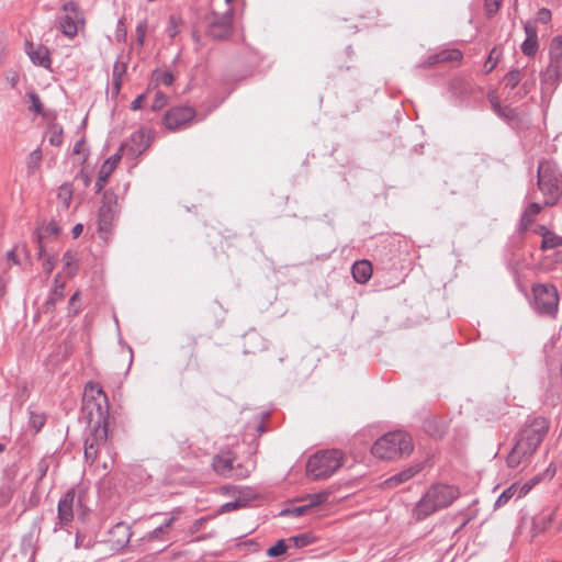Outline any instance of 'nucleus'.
<instances>
[{"label":"nucleus","mask_w":562,"mask_h":562,"mask_svg":"<svg viewBox=\"0 0 562 562\" xmlns=\"http://www.w3.org/2000/svg\"><path fill=\"white\" fill-rule=\"evenodd\" d=\"M550 428V422L543 416L528 420L516 435V441L506 458L509 469L527 464L535 454Z\"/></svg>","instance_id":"nucleus-1"},{"label":"nucleus","mask_w":562,"mask_h":562,"mask_svg":"<svg viewBox=\"0 0 562 562\" xmlns=\"http://www.w3.org/2000/svg\"><path fill=\"white\" fill-rule=\"evenodd\" d=\"M459 495V488L453 485L435 484L416 504L413 514L417 520H423L432 513L451 505Z\"/></svg>","instance_id":"nucleus-2"},{"label":"nucleus","mask_w":562,"mask_h":562,"mask_svg":"<svg viewBox=\"0 0 562 562\" xmlns=\"http://www.w3.org/2000/svg\"><path fill=\"white\" fill-rule=\"evenodd\" d=\"M412 438L404 431H391L380 437L372 446V454L384 460L408 456L413 451Z\"/></svg>","instance_id":"nucleus-3"},{"label":"nucleus","mask_w":562,"mask_h":562,"mask_svg":"<svg viewBox=\"0 0 562 562\" xmlns=\"http://www.w3.org/2000/svg\"><path fill=\"white\" fill-rule=\"evenodd\" d=\"M344 453L338 449L322 450L308 458L306 471L313 480L333 475L341 465Z\"/></svg>","instance_id":"nucleus-4"},{"label":"nucleus","mask_w":562,"mask_h":562,"mask_svg":"<svg viewBox=\"0 0 562 562\" xmlns=\"http://www.w3.org/2000/svg\"><path fill=\"white\" fill-rule=\"evenodd\" d=\"M82 409L88 413L90 422L108 420V397L102 387L89 382L86 384L82 395Z\"/></svg>","instance_id":"nucleus-5"},{"label":"nucleus","mask_w":562,"mask_h":562,"mask_svg":"<svg viewBox=\"0 0 562 562\" xmlns=\"http://www.w3.org/2000/svg\"><path fill=\"white\" fill-rule=\"evenodd\" d=\"M532 308L541 316L554 318L559 310V293L552 284H536L532 286Z\"/></svg>","instance_id":"nucleus-6"},{"label":"nucleus","mask_w":562,"mask_h":562,"mask_svg":"<svg viewBox=\"0 0 562 562\" xmlns=\"http://www.w3.org/2000/svg\"><path fill=\"white\" fill-rule=\"evenodd\" d=\"M538 188L544 194V205H554L560 198V179L548 161H541L538 166Z\"/></svg>","instance_id":"nucleus-7"},{"label":"nucleus","mask_w":562,"mask_h":562,"mask_svg":"<svg viewBox=\"0 0 562 562\" xmlns=\"http://www.w3.org/2000/svg\"><path fill=\"white\" fill-rule=\"evenodd\" d=\"M119 214V198L113 190L103 193L101 206L98 212V232L105 238L111 232L113 223Z\"/></svg>","instance_id":"nucleus-8"},{"label":"nucleus","mask_w":562,"mask_h":562,"mask_svg":"<svg viewBox=\"0 0 562 562\" xmlns=\"http://www.w3.org/2000/svg\"><path fill=\"white\" fill-rule=\"evenodd\" d=\"M234 10L228 7L223 14L212 12L206 15V35L213 40L222 41L232 35Z\"/></svg>","instance_id":"nucleus-9"},{"label":"nucleus","mask_w":562,"mask_h":562,"mask_svg":"<svg viewBox=\"0 0 562 562\" xmlns=\"http://www.w3.org/2000/svg\"><path fill=\"white\" fill-rule=\"evenodd\" d=\"M108 420H95L85 441V459L92 464L102 448H108Z\"/></svg>","instance_id":"nucleus-10"},{"label":"nucleus","mask_w":562,"mask_h":562,"mask_svg":"<svg viewBox=\"0 0 562 562\" xmlns=\"http://www.w3.org/2000/svg\"><path fill=\"white\" fill-rule=\"evenodd\" d=\"M213 469L216 473L233 479H245L251 470L243 464L235 465V458L232 452H223L213 459Z\"/></svg>","instance_id":"nucleus-11"},{"label":"nucleus","mask_w":562,"mask_h":562,"mask_svg":"<svg viewBox=\"0 0 562 562\" xmlns=\"http://www.w3.org/2000/svg\"><path fill=\"white\" fill-rule=\"evenodd\" d=\"M59 27L64 35L75 37L78 33V24L83 22L78 5L68 1L63 5V14L58 18Z\"/></svg>","instance_id":"nucleus-12"},{"label":"nucleus","mask_w":562,"mask_h":562,"mask_svg":"<svg viewBox=\"0 0 562 562\" xmlns=\"http://www.w3.org/2000/svg\"><path fill=\"white\" fill-rule=\"evenodd\" d=\"M195 116V110L191 106H175L164 115V125L169 131L186 127Z\"/></svg>","instance_id":"nucleus-13"},{"label":"nucleus","mask_w":562,"mask_h":562,"mask_svg":"<svg viewBox=\"0 0 562 562\" xmlns=\"http://www.w3.org/2000/svg\"><path fill=\"white\" fill-rule=\"evenodd\" d=\"M75 498L76 493L70 488L59 499L57 505V522L55 524L54 531L67 527L72 521Z\"/></svg>","instance_id":"nucleus-14"},{"label":"nucleus","mask_w":562,"mask_h":562,"mask_svg":"<svg viewBox=\"0 0 562 562\" xmlns=\"http://www.w3.org/2000/svg\"><path fill=\"white\" fill-rule=\"evenodd\" d=\"M150 145L149 133L145 130L134 132L130 139L121 146L120 150H126L132 157L143 154Z\"/></svg>","instance_id":"nucleus-15"},{"label":"nucleus","mask_w":562,"mask_h":562,"mask_svg":"<svg viewBox=\"0 0 562 562\" xmlns=\"http://www.w3.org/2000/svg\"><path fill=\"white\" fill-rule=\"evenodd\" d=\"M560 64L561 61L550 58L549 65L541 74V83L546 89L554 90L562 80V68Z\"/></svg>","instance_id":"nucleus-16"},{"label":"nucleus","mask_w":562,"mask_h":562,"mask_svg":"<svg viewBox=\"0 0 562 562\" xmlns=\"http://www.w3.org/2000/svg\"><path fill=\"white\" fill-rule=\"evenodd\" d=\"M422 470H423V463H420V462L414 463V464L409 465L408 468L402 470L401 472H398V473L390 476L389 479H386L383 482V486L385 488L396 487V486L407 482L412 477H414Z\"/></svg>","instance_id":"nucleus-17"},{"label":"nucleus","mask_w":562,"mask_h":562,"mask_svg":"<svg viewBox=\"0 0 562 562\" xmlns=\"http://www.w3.org/2000/svg\"><path fill=\"white\" fill-rule=\"evenodd\" d=\"M120 160H121V154L116 153V154L112 155L111 157H109L103 162V165L101 166V168L99 170L98 179H97V182L94 186L97 193H100L103 190L111 173L114 171V169L116 168Z\"/></svg>","instance_id":"nucleus-18"},{"label":"nucleus","mask_w":562,"mask_h":562,"mask_svg":"<svg viewBox=\"0 0 562 562\" xmlns=\"http://www.w3.org/2000/svg\"><path fill=\"white\" fill-rule=\"evenodd\" d=\"M25 50L33 64L44 68L50 67L52 61L47 47L26 42Z\"/></svg>","instance_id":"nucleus-19"},{"label":"nucleus","mask_w":562,"mask_h":562,"mask_svg":"<svg viewBox=\"0 0 562 562\" xmlns=\"http://www.w3.org/2000/svg\"><path fill=\"white\" fill-rule=\"evenodd\" d=\"M132 530L128 524L126 522H117L110 530V541L116 548H124L131 540Z\"/></svg>","instance_id":"nucleus-20"},{"label":"nucleus","mask_w":562,"mask_h":562,"mask_svg":"<svg viewBox=\"0 0 562 562\" xmlns=\"http://www.w3.org/2000/svg\"><path fill=\"white\" fill-rule=\"evenodd\" d=\"M352 277L358 283H366L372 276V266L368 260L356 261L351 269Z\"/></svg>","instance_id":"nucleus-21"},{"label":"nucleus","mask_w":562,"mask_h":562,"mask_svg":"<svg viewBox=\"0 0 562 562\" xmlns=\"http://www.w3.org/2000/svg\"><path fill=\"white\" fill-rule=\"evenodd\" d=\"M541 210L542 206L539 203L532 202L528 204L520 217V231H527L528 227L533 223L535 216L538 215Z\"/></svg>","instance_id":"nucleus-22"},{"label":"nucleus","mask_w":562,"mask_h":562,"mask_svg":"<svg viewBox=\"0 0 562 562\" xmlns=\"http://www.w3.org/2000/svg\"><path fill=\"white\" fill-rule=\"evenodd\" d=\"M183 25V19L178 13H172L166 26V33L170 38H175L179 33L180 29Z\"/></svg>","instance_id":"nucleus-23"},{"label":"nucleus","mask_w":562,"mask_h":562,"mask_svg":"<svg viewBox=\"0 0 562 562\" xmlns=\"http://www.w3.org/2000/svg\"><path fill=\"white\" fill-rule=\"evenodd\" d=\"M559 246H562V237L553 234L550 231H546V233H542L541 249H553Z\"/></svg>","instance_id":"nucleus-24"},{"label":"nucleus","mask_w":562,"mask_h":562,"mask_svg":"<svg viewBox=\"0 0 562 562\" xmlns=\"http://www.w3.org/2000/svg\"><path fill=\"white\" fill-rule=\"evenodd\" d=\"M249 498L245 496H239L235 501L227 502L223 504L220 508V513H229L233 510H237L244 508L248 505Z\"/></svg>","instance_id":"nucleus-25"},{"label":"nucleus","mask_w":562,"mask_h":562,"mask_svg":"<svg viewBox=\"0 0 562 562\" xmlns=\"http://www.w3.org/2000/svg\"><path fill=\"white\" fill-rule=\"evenodd\" d=\"M72 186L70 183H63L58 189V199L63 203L65 209L70 206L72 200Z\"/></svg>","instance_id":"nucleus-26"},{"label":"nucleus","mask_w":562,"mask_h":562,"mask_svg":"<svg viewBox=\"0 0 562 562\" xmlns=\"http://www.w3.org/2000/svg\"><path fill=\"white\" fill-rule=\"evenodd\" d=\"M538 49V40L536 31H532V36H527V38L521 44V50L527 56H532L536 54Z\"/></svg>","instance_id":"nucleus-27"},{"label":"nucleus","mask_w":562,"mask_h":562,"mask_svg":"<svg viewBox=\"0 0 562 562\" xmlns=\"http://www.w3.org/2000/svg\"><path fill=\"white\" fill-rule=\"evenodd\" d=\"M440 64L448 61H459L462 58V53L459 49H443L437 53Z\"/></svg>","instance_id":"nucleus-28"},{"label":"nucleus","mask_w":562,"mask_h":562,"mask_svg":"<svg viewBox=\"0 0 562 562\" xmlns=\"http://www.w3.org/2000/svg\"><path fill=\"white\" fill-rule=\"evenodd\" d=\"M550 58L562 63V36L554 37L550 43Z\"/></svg>","instance_id":"nucleus-29"},{"label":"nucleus","mask_w":562,"mask_h":562,"mask_svg":"<svg viewBox=\"0 0 562 562\" xmlns=\"http://www.w3.org/2000/svg\"><path fill=\"white\" fill-rule=\"evenodd\" d=\"M328 498V494L326 492H319L315 494H307L304 498H302L304 502H306V505L308 508L316 507L323 503H325Z\"/></svg>","instance_id":"nucleus-30"},{"label":"nucleus","mask_w":562,"mask_h":562,"mask_svg":"<svg viewBox=\"0 0 562 562\" xmlns=\"http://www.w3.org/2000/svg\"><path fill=\"white\" fill-rule=\"evenodd\" d=\"M60 232L58 224L55 221L49 222L47 225L38 229V239L57 236Z\"/></svg>","instance_id":"nucleus-31"},{"label":"nucleus","mask_w":562,"mask_h":562,"mask_svg":"<svg viewBox=\"0 0 562 562\" xmlns=\"http://www.w3.org/2000/svg\"><path fill=\"white\" fill-rule=\"evenodd\" d=\"M517 485L513 484L502 492L495 502V507H502L516 494Z\"/></svg>","instance_id":"nucleus-32"},{"label":"nucleus","mask_w":562,"mask_h":562,"mask_svg":"<svg viewBox=\"0 0 562 562\" xmlns=\"http://www.w3.org/2000/svg\"><path fill=\"white\" fill-rule=\"evenodd\" d=\"M26 97L31 103L30 109L36 114L42 113L43 104L41 102L40 95L34 90H30L26 92Z\"/></svg>","instance_id":"nucleus-33"},{"label":"nucleus","mask_w":562,"mask_h":562,"mask_svg":"<svg viewBox=\"0 0 562 562\" xmlns=\"http://www.w3.org/2000/svg\"><path fill=\"white\" fill-rule=\"evenodd\" d=\"M147 29H148V23L146 20L139 21L138 24L136 25V30H135L136 42L139 47H143L145 44Z\"/></svg>","instance_id":"nucleus-34"},{"label":"nucleus","mask_w":562,"mask_h":562,"mask_svg":"<svg viewBox=\"0 0 562 562\" xmlns=\"http://www.w3.org/2000/svg\"><path fill=\"white\" fill-rule=\"evenodd\" d=\"M521 80L520 70L514 69L506 74L504 77L505 85L512 89L516 88Z\"/></svg>","instance_id":"nucleus-35"},{"label":"nucleus","mask_w":562,"mask_h":562,"mask_svg":"<svg viewBox=\"0 0 562 562\" xmlns=\"http://www.w3.org/2000/svg\"><path fill=\"white\" fill-rule=\"evenodd\" d=\"M42 160V151L40 148L34 149L27 158V168L30 172H33Z\"/></svg>","instance_id":"nucleus-36"},{"label":"nucleus","mask_w":562,"mask_h":562,"mask_svg":"<svg viewBox=\"0 0 562 562\" xmlns=\"http://www.w3.org/2000/svg\"><path fill=\"white\" fill-rule=\"evenodd\" d=\"M310 512V508L306 504L301 506H295L292 508L284 509L280 513L282 516H293V517H301Z\"/></svg>","instance_id":"nucleus-37"},{"label":"nucleus","mask_w":562,"mask_h":562,"mask_svg":"<svg viewBox=\"0 0 562 562\" xmlns=\"http://www.w3.org/2000/svg\"><path fill=\"white\" fill-rule=\"evenodd\" d=\"M290 541L293 542L294 547L303 548L313 542V537L308 533H301V535L291 537Z\"/></svg>","instance_id":"nucleus-38"},{"label":"nucleus","mask_w":562,"mask_h":562,"mask_svg":"<svg viewBox=\"0 0 562 562\" xmlns=\"http://www.w3.org/2000/svg\"><path fill=\"white\" fill-rule=\"evenodd\" d=\"M288 547L283 539L279 540L274 546L270 547L267 551L269 557H279L286 551Z\"/></svg>","instance_id":"nucleus-39"},{"label":"nucleus","mask_w":562,"mask_h":562,"mask_svg":"<svg viewBox=\"0 0 562 562\" xmlns=\"http://www.w3.org/2000/svg\"><path fill=\"white\" fill-rule=\"evenodd\" d=\"M49 144L53 146H59L63 143V130L56 126L52 127L49 131Z\"/></svg>","instance_id":"nucleus-40"},{"label":"nucleus","mask_w":562,"mask_h":562,"mask_svg":"<svg viewBox=\"0 0 562 562\" xmlns=\"http://www.w3.org/2000/svg\"><path fill=\"white\" fill-rule=\"evenodd\" d=\"M250 342H258L259 345V348H262L263 347V342H262V339L259 337V335L255 331L252 333H248L246 336H245V347H247L248 344ZM245 352H255V350L252 349H249V348H246L245 349Z\"/></svg>","instance_id":"nucleus-41"},{"label":"nucleus","mask_w":562,"mask_h":562,"mask_svg":"<svg viewBox=\"0 0 562 562\" xmlns=\"http://www.w3.org/2000/svg\"><path fill=\"white\" fill-rule=\"evenodd\" d=\"M114 35H115V40L117 42H124L126 40L127 32H126L123 19H120L117 21V25H116Z\"/></svg>","instance_id":"nucleus-42"},{"label":"nucleus","mask_w":562,"mask_h":562,"mask_svg":"<svg viewBox=\"0 0 562 562\" xmlns=\"http://www.w3.org/2000/svg\"><path fill=\"white\" fill-rule=\"evenodd\" d=\"M48 468H49V463L48 461L43 458L38 461L37 465H36V471H37V481H42L44 479V476L46 475L47 471H48Z\"/></svg>","instance_id":"nucleus-43"},{"label":"nucleus","mask_w":562,"mask_h":562,"mask_svg":"<svg viewBox=\"0 0 562 562\" xmlns=\"http://www.w3.org/2000/svg\"><path fill=\"white\" fill-rule=\"evenodd\" d=\"M175 78H173V75L171 72H168V71H165V72H159L156 77V81L160 85H164V86H171L172 82H173Z\"/></svg>","instance_id":"nucleus-44"},{"label":"nucleus","mask_w":562,"mask_h":562,"mask_svg":"<svg viewBox=\"0 0 562 562\" xmlns=\"http://www.w3.org/2000/svg\"><path fill=\"white\" fill-rule=\"evenodd\" d=\"M44 423H45V418L43 415H38V414H34V413L31 414V425L35 429L36 432L42 429V427L44 426Z\"/></svg>","instance_id":"nucleus-45"},{"label":"nucleus","mask_w":562,"mask_h":562,"mask_svg":"<svg viewBox=\"0 0 562 562\" xmlns=\"http://www.w3.org/2000/svg\"><path fill=\"white\" fill-rule=\"evenodd\" d=\"M502 0H484V5L487 14H494L499 9Z\"/></svg>","instance_id":"nucleus-46"},{"label":"nucleus","mask_w":562,"mask_h":562,"mask_svg":"<svg viewBox=\"0 0 562 562\" xmlns=\"http://www.w3.org/2000/svg\"><path fill=\"white\" fill-rule=\"evenodd\" d=\"M537 482H538V479L536 477V479L531 480L530 482L525 483L519 488L517 487L518 497L520 498V497H524L525 495H527Z\"/></svg>","instance_id":"nucleus-47"},{"label":"nucleus","mask_w":562,"mask_h":562,"mask_svg":"<svg viewBox=\"0 0 562 562\" xmlns=\"http://www.w3.org/2000/svg\"><path fill=\"white\" fill-rule=\"evenodd\" d=\"M179 514H180V509L173 510L171 513V516L164 524L160 525L165 531L168 530L172 526V524L178 518Z\"/></svg>","instance_id":"nucleus-48"},{"label":"nucleus","mask_w":562,"mask_h":562,"mask_svg":"<svg viewBox=\"0 0 562 562\" xmlns=\"http://www.w3.org/2000/svg\"><path fill=\"white\" fill-rule=\"evenodd\" d=\"M63 261L65 262V266L67 268H70L72 266V263H75L77 261L76 254H74L70 250L66 251L63 256Z\"/></svg>","instance_id":"nucleus-49"},{"label":"nucleus","mask_w":562,"mask_h":562,"mask_svg":"<svg viewBox=\"0 0 562 562\" xmlns=\"http://www.w3.org/2000/svg\"><path fill=\"white\" fill-rule=\"evenodd\" d=\"M437 64H440V61H439V58H437V53H436V54L428 56L427 59L418 66L426 68V67H432Z\"/></svg>","instance_id":"nucleus-50"},{"label":"nucleus","mask_w":562,"mask_h":562,"mask_svg":"<svg viewBox=\"0 0 562 562\" xmlns=\"http://www.w3.org/2000/svg\"><path fill=\"white\" fill-rule=\"evenodd\" d=\"M539 21L542 23H548L551 20V11L549 9L542 8L538 12Z\"/></svg>","instance_id":"nucleus-51"},{"label":"nucleus","mask_w":562,"mask_h":562,"mask_svg":"<svg viewBox=\"0 0 562 562\" xmlns=\"http://www.w3.org/2000/svg\"><path fill=\"white\" fill-rule=\"evenodd\" d=\"M124 72L125 66H120L119 64H115L113 67V79H122Z\"/></svg>","instance_id":"nucleus-52"},{"label":"nucleus","mask_w":562,"mask_h":562,"mask_svg":"<svg viewBox=\"0 0 562 562\" xmlns=\"http://www.w3.org/2000/svg\"><path fill=\"white\" fill-rule=\"evenodd\" d=\"M144 99H145L144 94L138 95L136 99H134L132 101L131 109L134 111L139 110L143 105Z\"/></svg>","instance_id":"nucleus-53"},{"label":"nucleus","mask_w":562,"mask_h":562,"mask_svg":"<svg viewBox=\"0 0 562 562\" xmlns=\"http://www.w3.org/2000/svg\"><path fill=\"white\" fill-rule=\"evenodd\" d=\"M164 532H166L161 526H158L157 528H155L153 531H150L148 533V537L147 539L148 540H154V539H157L160 537V535H162Z\"/></svg>","instance_id":"nucleus-54"},{"label":"nucleus","mask_w":562,"mask_h":562,"mask_svg":"<svg viewBox=\"0 0 562 562\" xmlns=\"http://www.w3.org/2000/svg\"><path fill=\"white\" fill-rule=\"evenodd\" d=\"M493 106H494V110L497 112V114H498V115H501V116H506V117H508L509 115H508V113H507V112H512V110H510V109H508V108H502L499 104H496V103H495V104H493Z\"/></svg>","instance_id":"nucleus-55"},{"label":"nucleus","mask_w":562,"mask_h":562,"mask_svg":"<svg viewBox=\"0 0 562 562\" xmlns=\"http://www.w3.org/2000/svg\"><path fill=\"white\" fill-rule=\"evenodd\" d=\"M43 268L44 270L47 272V273H50L54 268H55V263H54V260L52 258H47L44 262H43Z\"/></svg>","instance_id":"nucleus-56"},{"label":"nucleus","mask_w":562,"mask_h":562,"mask_svg":"<svg viewBox=\"0 0 562 562\" xmlns=\"http://www.w3.org/2000/svg\"><path fill=\"white\" fill-rule=\"evenodd\" d=\"M495 53V49H493L491 53H490V56L487 58V61L485 64V67H487V72L492 71L494 68H495V65L496 63L493 61V54Z\"/></svg>","instance_id":"nucleus-57"},{"label":"nucleus","mask_w":562,"mask_h":562,"mask_svg":"<svg viewBox=\"0 0 562 562\" xmlns=\"http://www.w3.org/2000/svg\"><path fill=\"white\" fill-rule=\"evenodd\" d=\"M82 231H83L82 224H76L71 229L72 237L78 238L81 235Z\"/></svg>","instance_id":"nucleus-58"},{"label":"nucleus","mask_w":562,"mask_h":562,"mask_svg":"<svg viewBox=\"0 0 562 562\" xmlns=\"http://www.w3.org/2000/svg\"><path fill=\"white\" fill-rule=\"evenodd\" d=\"M78 177L83 181L86 187L90 184V177L83 170L79 172Z\"/></svg>","instance_id":"nucleus-59"},{"label":"nucleus","mask_w":562,"mask_h":562,"mask_svg":"<svg viewBox=\"0 0 562 562\" xmlns=\"http://www.w3.org/2000/svg\"><path fill=\"white\" fill-rule=\"evenodd\" d=\"M112 85H113V91L115 93H119L121 90V86H122V79H113Z\"/></svg>","instance_id":"nucleus-60"},{"label":"nucleus","mask_w":562,"mask_h":562,"mask_svg":"<svg viewBox=\"0 0 562 562\" xmlns=\"http://www.w3.org/2000/svg\"><path fill=\"white\" fill-rule=\"evenodd\" d=\"M63 288H64L63 285H60V286L56 285L55 289L53 290L52 294L54 296H56L57 299L63 297Z\"/></svg>","instance_id":"nucleus-61"},{"label":"nucleus","mask_w":562,"mask_h":562,"mask_svg":"<svg viewBox=\"0 0 562 562\" xmlns=\"http://www.w3.org/2000/svg\"><path fill=\"white\" fill-rule=\"evenodd\" d=\"M5 293V283L3 281L2 278H0V299L4 295Z\"/></svg>","instance_id":"nucleus-62"},{"label":"nucleus","mask_w":562,"mask_h":562,"mask_svg":"<svg viewBox=\"0 0 562 562\" xmlns=\"http://www.w3.org/2000/svg\"><path fill=\"white\" fill-rule=\"evenodd\" d=\"M81 144H82V142H81V140H79V142H77V143L75 144V147H74V153H75V154H79V153H80Z\"/></svg>","instance_id":"nucleus-63"},{"label":"nucleus","mask_w":562,"mask_h":562,"mask_svg":"<svg viewBox=\"0 0 562 562\" xmlns=\"http://www.w3.org/2000/svg\"><path fill=\"white\" fill-rule=\"evenodd\" d=\"M525 31H526L527 36H532V31H536V30L529 25H526Z\"/></svg>","instance_id":"nucleus-64"}]
</instances>
